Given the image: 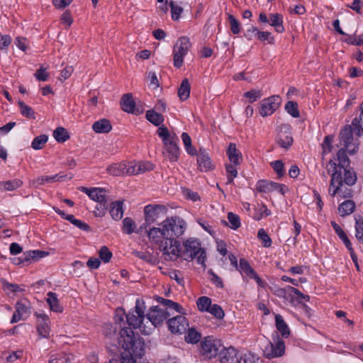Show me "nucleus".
I'll return each mask as SVG.
<instances>
[{
  "label": "nucleus",
  "mask_w": 363,
  "mask_h": 363,
  "mask_svg": "<svg viewBox=\"0 0 363 363\" xmlns=\"http://www.w3.org/2000/svg\"><path fill=\"white\" fill-rule=\"evenodd\" d=\"M161 226L150 228L147 235L151 242L159 245L166 260L176 259L180 253V242L177 238L184 234L186 223L182 218L172 216L163 220Z\"/></svg>",
  "instance_id": "obj_1"
},
{
  "label": "nucleus",
  "mask_w": 363,
  "mask_h": 363,
  "mask_svg": "<svg viewBox=\"0 0 363 363\" xmlns=\"http://www.w3.org/2000/svg\"><path fill=\"white\" fill-rule=\"evenodd\" d=\"M119 334L118 343L125 351L121 354V363H136L135 358H142L145 354L143 340L136 336L130 328H122Z\"/></svg>",
  "instance_id": "obj_2"
},
{
  "label": "nucleus",
  "mask_w": 363,
  "mask_h": 363,
  "mask_svg": "<svg viewBox=\"0 0 363 363\" xmlns=\"http://www.w3.org/2000/svg\"><path fill=\"white\" fill-rule=\"evenodd\" d=\"M184 250L180 247L179 257H182L184 260H193L196 259L199 264L205 266L206 257L205 249L201 247V243L199 239L189 238L183 243Z\"/></svg>",
  "instance_id": "obj_3"
},
{
  "label": "nucleus",
  "mask_w": 363,
  "mask_h": 363,
  "mask_svg": "<svg viewBox=\"0 0 363 363\" xmlns=\"http://www.w3.org/2000/svg\"><path fill=\"white\" fill-rule=\"evenodd\" d=\"M157 133L162 138L169 160L171 162L177 161L179 155V148L177 145L178 138L175 134L171 135L167 128L164 125L158 128Z\"/></svg>",
  "instance_id": "obj_4"
},
{
  "label": "nucleus",
  "mask_w": 363,
  "mask_h": 363,
  "mask_svg": "<svg viewBox=\"0 0 363 363\" xmlns=\"http://www.w3.org/2000/svg\"><path fill=\"white\" fill-rule=\"evenodd\" d=\"M167 208L163 205H151L146 206L144 208L145 223L140 225L138 230V233H142L143 230L145 229V233L149 230L147 229V226L157 223L167 213Z\"/></svg>",
  "instance_id": "obj_5"
},
{
  "label": "nucleus",
  "mask_w": 363,
  "mask_h": 363,
  "mask_svg": "<svg viewBox=\"0 0 363 363\" xmlns=\"http://www.w3.org/2000/svg\"><path fill=\"white\" fill-rule=\"evenodd\" d=\"M222 346L220 340L213 336H206L200 342L199 352L205 359H211L219 354Z\"/></svg>",
  "instance_id": "obj_6"
},
{
  "label": "nucleus",
  "mask_w": 363,
  "mask_h": 363,
  "mask_svg": "<svg viewBox=\"0 0 363 363\" xmlns=\"http://www.w3.org/2000/svg\"><path fill=\"white\" fill-rule=\"evenodd\" d=\"M191 47L190 39L187 36L179 38L174 46V66L180 68L184 63V57Z\"/></svg>",
  "instance_id": "obj_7"
},
{
  "label": "nucleus",
  "mask_w": 363,
  "mask_h": 363,
  "mask_svg": "<svg viewBox=\"0 0 363 363\" xmlns=\"http://www.w3.org/2000/svg\"><path fill=\"white\" fill-rule=\"evenodd\" d=\"M285 352L284 342L277 335L274 342H268L263 349L264 356L267 359L281 357Z\"/></svg>",
  "instance_id": "obj_8"
},
{
  "label": "nucleus",
  "mask_w": 363,
  "mask_h": 363,
  "mask_svg": "<svg viewBox=\"0 0 363 363\" xmlns=\"http://www.w3.org/2000/svg\"><path fill=\"white\" fill-rule=\"evenodd\" d=\"M128 325L133 329L139 330L145 335H149L152 330H154L156 323H159L162 319H125Z\"/></svg>",
  "instance_id": "obj_9"
},
{
  "label": "nucleus",
  "mask_w": 363,
  "mask_h": 363,
  "mask_svg": "<svg viewBox=\"0 0 363 363\" xmlns=\"http://www.w3.org/2000/svg\"><path fill=\"white\" fill-rule=\"evenodd\" d=\"M281 98L278 95H273L262 101L259 113L265 117L272 115L280 106Z\"/></svg>",
  "instance_id": "obj_10"
},
{
  "label": "nucleus",
  "mask_w": 363,
  "mask_h": 363,
  "mask_svg": "<svg viewBox=\"0 0 363 363\" xmlns=\"http://www.w3.org/2000/svg\"><path fill=\"white\" fill-rule=\"evenodd\" d=\"M220 363H240L242 355L234 347H223L219 352Z\"/></svg>",
  "instance_id": "obj_11"
},
{
  "label": "nucleus",
  "mask_w": 363,
  "mask_h": 363,
  "mask_svg": "<svg viewBox=\"0 0 363 363\" xmlns=\"http://www.w3.org/2000/svg\"><path fill=\"white\" fill-rule=\"evenodd\" d=\"M279 128V132L276 139L277 142L280 147L288 149L294 141L291 134V127L289 124H281Z\"/></svg>",
  "instance_id": "obj_12"
},
{
  "label": "nucleus",
  "mask_w": 363,
  "mask_h": 363,
  "mask_svg": "<svg viewBox=\"0 0 363 363\" xmlns=\"http://www.w3.org/2000/svg\"><path fill=\"white\" fill-rule=\"evenodd\" d=\"M326 168L328 169V172L330 173V169H332L331 173V179H330V186H334L335 184L339 186H342V183L344 182V179L342 177V169H339L337 167V164L333 162L332 160H330L326 165Z\"/></svg>",
  "instance_id": "obj_13"
},
{
  "label": "nucleus",
  "mask_w": 363,
  "mask_h": 363,
  "mask_svg": "<svg viewBox=\"0 0 363 363\" xmlns=\"http://www.w3.org/2000/svg\"><path fill=\"white\" fill-rule=\"evenodd\" d=\"M167 323L169 330L174 334L185 333L189 327L188 319H167Z\"/></svg>",
  "instance_id": "obj_14"
},
{
  "label": "nucleus",
  "mask_w": 363,
  "mask_h": 363,
  "mask_svg": "<svg viewBox=\"0 0 363 363\" xmlns=\"http://www.w3.org/2000/svg\"><path fill=\"white\" fill-rule=\"evenodd\" d=\"M121 109L127 113L140 114V111L135 108V103L131 93H127L122 96L121 99Z\"/></svg>",
  "instance_id": "obj_15"
},
{
  "label": "nucleus",
  "mask_w": 363,
  "mask_h": 363,
  "mask_svg": "<svg viewBox=\"0 0 363 363\" xmlns=\"http://www.w3.org/2000/svg\"><path fill=\"white\" fill-rule=\"evenodd\" d=\"M197 155V163L200 171L208 172L213 169L211 160L204 149H200Z\"/></svg>",
  "instance_id": "obj_16"
},
{
  "label": "nucleus",
  "mask_w": 363,
  "mask_h": 363,
  "mask_svg": "<svg viewBox=\"0 0 363 363\" xmlns=\"http://www.w3.org/2000/svg\"><path fill=\"white\" fill-rule=\"evenodd\" d=\"M226 154L230 162L235 166H238L240 164V162L242 160V156L240 151L237 149L235 143H230L228 145Z\"/></svg>",
  "instance_id": "obj_17"
},
{
  "label": "nucleus",
  "mask_w": 363,
  "mask_h": 363,
  "mask_svg": "<svg viewBox=\"0 0 363 363\" xmlns=\"http://www.w3.org/2000/svg\"><path fill=\"white\" fill-rule=\"evenodd\" d=\"M30 314V303L27 300L19 301L16 305V311L12 315L13 318H22Z\"/></svg>",
  "instance_id": "obj_18"
},
{
  "label": "nucleus",
  "mask_w": 363,
  "mask_h": 363,
  "mask_svg": "<svg viewBox=\"0 0 363 363\" xmlns=\"http://www.w3.org/2000/svg\"><path fill=\"white\" fill-rule=\"evenodd\" d=\"M67 175L62 173L57 174L53 176H42L38 177L33 181V185L38 186L44 185L45 183H53L55 182L62 181L66 178Z\"/></svg>",
  "instance_id": "obj_19"
},
{
  "label": "nucleus",
  "mask_w": 363,
  "mask_h": 363,
  "mask_svg": "<svg viewBox=\"0 0 363 363\" xmlns=\"http://www.w3.org/2000/svg\"><path fill=\"white\" fill-rule=\"evenodd\" d=\"M92 129L96 133H108L112 130V125L108 119L101 118L93 123Z\"/></svg>",
  "instance_id": "obj_20"
},
{
  "label": "nucleus",
  "mask_w": 363,
  "mask_h": 363,
  "mask_svg": "<svg viewBox=\"0 0 363 363\" xmlns=\"http://www.w3.org/2000/svg\"><path fill=\"white\" fill-rule=\"evenodd\" d=\"M124 319H115L114 322H106L104 323L102 326V332L104 335L106 337H111L112 335H116L118 326H121V322H123Z\"/></svg>",
  "instance_id": "obj_21"
},
{
  "label": "nucleus",
  "mask_w": 363,
  "mask_h": 363,
  "mask_svg": "<svg viewBox=\"0 0 363 363\" xmlns=\"http://www.w3.org/2000/svg\"><path fill=\"white\" fill-rule=\"evenodd\" d=\"M269 18L270 26L274 28L276 32L281 33L285 31V28L283 26V16L281 13H269Z\"/></svg>",
  "instance_id": "obj_22"
},
{
  "label": "nucleus",
  "mask_w": 363,
  "mask_h": 363,
  "mask_svg": "<svg viewBox=\"0 0 363 363\" xmlns=\"http://www.w3.org/2000/svg\"><path fill=\"white\" fill-rule=\"evenodd\" d=\"M352 127L351 125H346L340 133V143L344 147L350 146V142L354 140L352 134Z\"/></svg>",
  "instance_id": "obj_23"
},
{
  "label": "nucleus",
  "mask_w": 363,
  "mask_h": 363,
  "mask_svg": "<svg viewBox=\"0 0 363 363\" xmlns=\"http://www.w3.org/2000/svg\"><path fill=\"white\" fill-rule=\"evenodd\" d=\"M109 212L113 219L115 220H121L123 215V201H116L112 202Z\"/></svg>",
  "instance_id": "obj_24"
},
{
  "label": "nucleus",
  "mask_w": 363,
  "mask_h": 363,
  "mask_svg": "<svg viewBox=\"0 0 363 363\" xmlns=\"http://www.w3.org/2000/svg\"><path fill=\"white\" fill-rule=\"evenodd\" d=\"M185 333L184 340L187 343L194 345L201 341V334L194 328L189 326Z\"/></svg>",
  "instance_id": "obj_25"
},
{
  "label": "nucleus",
  "mask_w": 363,
  "mask_h": 363,
  "mask_svg": "<svg viewBox=\"0 0 363 363\" xmlns=\"http://www.w3.org/2000/svg\"><path fill=\"white\" fill-rule=\"evenodd\" d=\"M145 117L149 122L155 126H160L164 121V116L154 109L147 111Z\"/></svg>",
  "instance_id": "obj_26"
},
{
  "label": "nucleus",
  "mask_w": 363,
  "mask_h": 363,
  "mask_svg": "<svg viewBox=\"0 0 363 363\" xmlns=\"http://www.w3.org/2000/svg\"><path fill=\"white\" fill-rule=\"evenodd\" d=\"M191 91V85L188 79L185 78L182 81V83L178 89V96L182 101L189 99Z\"/></svg>",
  "instance_id": "obj_27"
},
{
  "label": "nucleus",
  "mask_w": 363,
  "mask_h": 363,
  "mask_svg": "<svg viewBox=\"0 0 363 363\" xmlns=\"http://www.w3.org/2000/svg\"><path fill=\"white\" fill-rule=\"evenodd\" d=\"M126 164L125 163H114L106 168L107 172L115 177H121L125 174Z\"/></svg>",
  "instance_id": "obj_28"
},
{
  "label": "nucleus",
  "mask_w": 363,
  "mask_h": 363,
  "mask_svg": "<svg viewBox=\"0 0 363 363\" xmlns=\"http://www.w3.org/2000/svg\"><path fill=\"white\" fill-rule=\"evenodd\" d=\"M355 209V203L352 200H347L342 202L338 207V211L342 217L350 215Z\"/></svg>",
  "instance_id": "obj_29"
},
{
  "label": "nucleus",
  "mask_w": 363,
  "mask_h": 363,
  "mask_svg": "<svg viewBox=\"0 0 363 363\" xmlns=\"http://www.w3.org/2000/svg\"><path fill=\"white\" fill-rule=\"evenodd\" d=\"M46 301L50 306L51 311L54 312H62V307L60 306L57 294L53 292H48L47 294Z\"/></svg>",
  "instance_id": "obj_30"
},
{
  "label": "nucleus",
  "mask_w": 363,
  "mask_h": 363,
  "mask_svg": "<svg viewBox=\"0 0 363 363\" xmlns=\"http://www.w3.org/2000/svg\"><path fill=\"white\" fill-rule=\"evenodd\" d=\"M360 114L358 118H354L352 121V126L357 135L360 136L363 134V102L359 106Z\"/></svg>",
  "instance_id": "obj_31"
},
{
  "label": "nucleus",
  "mask_w": 363,
  "mask_h": 363,
  "mask_svg": "<svg viewBox=\"0 0 363 363\" xmlns=\"http://www.w3.org/2000/svg\"><path fill=\"white\" fill-rule=\"evenodd\" d=\"M135 309L138 314L137 318H157V316L154 317L153 315L150 314V313H145L146 306L145 301L142 298H138L136 300Z\"/></svg>",
  "instance_id": "obj_32"
},
{
  "label": "nucleus",
  "mask_w": 363,
  "mask_h": 363,
  "mask_svg": "<svg viewBox=\"0 0 363 363\" xmlns=\"http://www.w3.org/2000/svg\"><path fill=\"white\" fill-rule=\"evenodd\" d=\"M337 158L338 160V164L337 167L339 169L347 168L350 166V160L346 154L345 150L342 147L339 150L337 153Z\"/></svg>",
  "instance_id": "obj_33"
},
{
  "label": "nucleus",
  "mask_w": 363,
  "mask_h": 363,
  "mask_svg": "<svg viewBox=\"0 0 363 363\" xmlns=\"http://www.w3.org/2000/svg\"><path fill=\"white\" fill-rule=\"evenodd\" d=\"M89 196L97 203L107 199L106 190L103 188H92V191L89 194Z\"/></svg>",
  "instance_id": "obj_34"
},
{
  "label": "nucleus",
  "mask_w": 363,
  "mask_h": 363,
  "mask_svg": "<svg viewBox=\"0 0 363 363\" xmlns=\"http://www.w3.org/2000/svg\"><path fill=\"white\" fill-rule=\"evenodd\" d=\"M53 137L58 143H65L69 139V132L63 127H57L53 132Z\"/></svg>",
  "instance_id": "obj_35"
},
{
  "label": "nucleus",
  "mask_w": 363,
  "mask_h": 363,
  "mask_svg": "<svg viewBox=\"0 0 363 363\" xmlns=\"http://www.w3.org/2000/svg\"><path fill=\"white\" fill-rule=\"evenodd\" d=\"M49 319H42V322L38 325L37 331L41 337H48L50 333Z\"/></svg>",
  "instance_id": "obj_36"
},
{
  "label": "nucleus",
  "mask_w": 363,
  "mask_h": 363,
  "mask_svg": "<svg viewBox=\"0 0 363 363\" xmlns=\"http://www.w3.org/2000/svg\"><path fill=\"white\" fill-rule=\"evenodd\" d=\"M23 182L21 179H16L0 182V188L6 191H13L21 186Z\"/></svg>",
  "instance_id": "obj_37"
},
{
  "label": "nucleus",
  "mask_w": 363,
  "mask_h": 363,
  "mask_svg": "<svg viewBox=\"0 0 363 363\" xmlns=\"http://www.w3.org/2000/svg\"><path fill=\"white\" fill-rule=\"evenodd\" d=\"M276 327L280 335L284 338H287L290 335V329L284 321V319H275Z\"/></svg>",
  "instance_id": "obj_38"
},
{
  "label": "nucleus",
  "mask_w": 363,
  "mask_h": 363,
  "mask_svg": "<svg viewBox=\"0 0 363 363\" xmlns=\"http://www.w3.org/2000/svg\"><path fill=\"white\" fill-rule=\"evenodd\" d=\"M181 137L187 153L190 155H196V150L191 144V139L189 135L187 133H182Z\"/></svg>",
  "instance_id": "obj_39"
},
{
  "label": "nucleus",
  "mask_w": 363,
  "mask_h": 363,
  "mask_svg": "<svg viewBox=\"0 0 363 363\" xmlns=\"http://www.w3.org/2000/svg\"><path fill=\"white\" fill-rule=\"evenodd\" d=\"M240 272H244L247 277L250 278L255 275L256 272L250 266V263L247 260L244 258L240 259L238 269Z\"/></svg>",
  "instance_id": "obj_40"
},
{
  "label": "nucleus",
  "mask_w": 363,
  "mask_h": 363,
  "mask_svg": "<svg viewBox=\"0 0 363 363\" xmlns=\"http://www.w3.org/2000/svg\"><path fill=\"white\" fill-rule=\"evenodd\" d=\"M18 104L20 110H21V113L23 116H25L29 119H35V112L30 106L26 105L22 101H18Z\"/></svg>",
  "instance_id": "obj_41"
},
{
  "label": "nucleus",
  "mask_w": 363,
  "mask_h": 363,
  "mask_svg": "<svg viewBox=\"0 0 363 363\" xmlns=\"http://www.w3.org/2000/svg\"><path fill=\"white\" fill-rule=\"evenodd\" d=\"M48 140V137L47 135L43 134L37 136L33 139L31 143V147L35 150H41L43 148Z\"/></svg>",
  "instance_id": "obj_42"
},
{
  "label": "nucleus",
  "mask_w": 363,
  "mask_h": 363,
  "mask_svg": "<svg viewBox=\"0 0 363 363\" xmlns=\"http://www.w3.org/2000/svg\"><path fill=\"white\" fill-rule=\"evenodd\" d=\"M342 169L344 170V182L348 186L354 185L357 179L355 172L347 168Z\"/></svg>",
  "instance_id": "obj_43"
},
{
  "label": "nucleus",
  "mask_w": 363,
  "mask_h": 363,
  "mask_svg": "<svg viewBox=\"0 0 363 363\" xmlns=\"http://www.w3.org/2000/svg\"><path fill=\"white\" fill-rule=\"evenodd\" d=\"M27 258H28V262L33 260V262H36L40 259L45 257L49 255L48 252L43 250H30L26 252Z\"/></svg>",
  "instance_id": "obj_44"
},
{
  "label": "nucleus",
  "mask_w": 363,
  "mask_h": 363,
  "mask_svg": "<svg viewBox=\"0 0 363 363\" xmlns=\"http://www.w3.org/2000/svg\"><path fill=\"white\" fill-rule=\"evenodd\" d=\"M197 307L201 311L208 312L211 306V299L207 296H201L196 301Z\"/></svg>",
  "instance_id": "obj_45"
},
{
  "label": "nucleus",
  "mask_w": 363,
  "mask_h": 363,
  "mask_svg": "<svg viewBox=\"0 0 363 363\" xmlns=\"http://www.w3.org/2000/svg\"><path fill=\"white\" fill-rule=\"evenodd\" d=\"M285 109L294 118H298L300 116L298 106L295 101H288L285 105Z\"/></svg>",
  "instance_id": "obj_46"
},
{
  "label": "nucleus",
  "mask_w": 363,
  "mask_h": 363,
  "mask_svg": "<svg viewBox=\"0 0 363 363\" xmlns=\"http://www.w3.org/2000/svg\"><path fill=\"white\" fill-rule=\"evenodd\" d=\"M171 9V15L173 21H177L180 18L182 13L183 12V8L174 1H171L169 4Z\"/></svg>",
  "instance_id": "obj_47"
},
{
  "label": "nucleus",
  "mask_w": 363,
  "mask_h": 363,
  "mask_svg": "<svg viewBox=\"0 0 363 363\" xmlns=\"http://www.w3.org/2000/svg\"><path fill=\"white\" fill-rule=\"evenodd\" d=\"M228 20L230 26V30L233 34H239L240 32V23L232 14H228Z\"/></svg>",
  "instance_id": "obj_48"
},
{
  "label": "nucleus",
  "mask_w": 363,
  "mask_h": 363,
  "mask_svg": "<svg viewBox=\"0 0 363 363\" xmlns=\"http://www.w3.org/2000/svg\"><path fill=\"white\" fill-rule=\"evenodd\" d=\"M244 96L248 99L249 103H254L262 96V93L258 89H251L244 94Z\"/></svg>",
  "instance_id": "obj_49"
},
{
  "label": "nucleus",
  "mask_w": 363,
  "mask_h": 363,
  "mask_svg": "<svg viewBox=\"0 0 363 363\" xmlns=\"http://www.w3.org/2000/svg\"><path fill=\"white\" fill-rule=\"evenodd\" d=\"M107 209L108 199L98 202L94 211V213L96 216L102 217L105 215Z\"/></svg>",
  "instance_id": "obj_50"
},
{
  "label": "nucleus",
  "mask_w": 363,
  "mask_h": 363,
  "mask_svg": "<svg viewBox=\"0 0 363 363\" xmlns=\"http://www.w3.org/2000/svg\"><path fill=\"white\" fill-rule=\"evenodd\" d=\"M123 231L125 233L130 235L134 232L135 223L132 218L128 217L124 218L123 220Z\"/></svg>",
  "instance_id": "obj_51"
},
{
  "label": "nucleus",
  "mask_w": 363,
  "mask_h": 363,
  "mask_svg": "<svg viewBox=\"0 0 363 363\" xmlns=\"http://www.w3.org/2000/svg\"><path fill=\"white\" fill-rule=\"evenodd\" d=\"M67 220L69 221L71 223H72L74 226L77 227L80 230H82L84 231L90 230V226L88 224L82 222L80 220L76 219L73 215H70L69 216H67Z\"/></svg>",
  "instance_id": "obj_52"
},
{
  "label": "nucleus",
  "mask_w": 363,
  "mask_h": 363,
  "mask_svg": "<svg viewBox=\"0 0 363 363\" xmlns=\"http://www.w3.org/2000/svg\"><path fill=\"white\" fill-rule=\"evenodd\" d=\"M334 136L333 135H326L323 140V143L321 144L322 146V153L323 155L329 153L332 151L333 145L332 143L333 142Z\"/></svg>",
  "instance_id": "obj_53"
},
{
  "label": "nucleus",
  "mask_w": 363,
  "mask_h": 363,
  "mask_svg": "<svg viewBox=\"0 0 363 363\" xmlns=\"http://www.w3.org/2000/svg\"><path fill=\"white\" fill-rule=\"evenodd\" d=\"M235 167L236 166H235L233 164L225 165V169H226V172H227V179H228L227 184L233 183L234 178L237 177L238 170Z\"/></svg>",
  "instance_id": "obj_54"
},
{
  "label": "nucleus",
  "mask_w": 363,
  "mask_h": 363,
  "mask_svg": "<svg viewBox=\"0 0 363 363\" xmlns=\"http://www.w3.org/2000/svg\"><path fill=\"white\" fill-rule=\"evenodd\" d=\"M1 282L3 285V288L4 290H9L13 293L25 291V289L21 288L19 285L9 283L6 279H2L1 280Z\"/></svg>",
  "instance_id": "obj_55"
},
{
  "label": "nucleus",
  "mask_w": 363,
  "mask_h": 363,
  "mask_svg": "<svg viewBox=\"0 0 363 363\" xmlns=\"http://www.w3.org/2000/svg\"><path fill=\"white\" fill-rule=\"evenodd\" d=\"M257 237L262 241L264 247H269L271 246L272 240L263 228L258 230Z\"/></svg>",
  "instance_id": "obj_56"
},
{
  "label": "nucleus",
  "mask_w": 363,
  "mask_h": 363,
  "mask_svg": "<svg viewBox=\"0 0 363 363\" xmlns=\"http://www.w3.org/2000/svg\"><path fill=\"white\" fill-rule=\"evenodd\" d=\"M271 165L274 172L277 173L278 178H281L284 175V164L281 160H276L272 162Z\"/></svg>",
  "instance_id": "obj_57"
},
{
  "label": "nucleus",
  "mask_w": 363,
  "mask_h": 363,
  "mask_svg": "<svg viewBox=\"0 0 363 363\" xmlns=\"http://www.w3.org/2000/svg\"><path fill=\"white\" fill-rule=\"evenodd\" d=\"M99 255L100 259L105 263H108L110 262L113 255L112 252L109 250V249L106 246H102L99 251Z\"/></svg>",
  "instance_id": "obj_58"
},
{
  "label": "nucleus",
  "mask_w": 363,
  "mask_h": 363,
  "mask_svg": "<svg viewBox=\"0 0 363 363\" xmlns=\"http://www.w3.org/2000/svg\"><path fill=\"white\" fill-rule=\"evenodd\" d=\"M228 219L232 229L237 230L240 226V217L233 212H229L228 213Z\"/></svg>",
  "instance_id": "obj_59"
},
{
  "label": "nucleus",
  "mask_w": 363,
  "mask_h": 363,
  "mask_svg": "<svg viewBox=\"0 0 363 363\" xmlns=\"http://www.w3.org/2000/svg\"><path fill=\"white\" fill-rule=\"evenodd\" d=\"M256 37L260 41L267 40L269 44H273L274 41V38L273 36H272V33L268 31H259L258 30L256 34Z\"/></svg>",
  "instance_id": "obj_60"
},
{
  "label": "nucleus",
  "mask_w": 363,
  "mask_h": 363,
  "mask_svg": "<svg viewBox=\"0 0 363 363\" xmlns=\"http://www.w3.org/2000/svg\"><path fill=\"white\" fill-rule=\"evenodd\" d=\"M270 186H271V181L259 180L257 183L256 189L259 192L266 193V192L271 191L272 189H271Z\"/></svg>",
  "instance_id": "obj_61"
},
{
  "label": "nucleus",
  "mask_w": 363,
  "mask_h": 363,
  "mask_svg": "<svg viewBox=\"0 0 363 363\" xmlns=\"http://www.w3.org/2000/svg\"><path fill=\"white\" fill-rule=\"evenodd\" d=\"M355 236L363 244V221L357 220L355 223Z\"/></svg>",
  "instance_id": "obj_62"
},
{
  "label": "nucleus",
  "mask_w": 363,
  "mask_h": 363,
  "mask_svg": "<svg viewBox=\"0 0 363 363\" xmlns=\"http://www.w3.org/2000/svg\"><path fill=\"white\" fill-rule=\"evenodd\" d=\"M208 312L211 314H212L215 318H223L225 315L223 310L218 304L211 305Z\"/></svg>",
  "instance_id": "obj_63"
},
{
  "label": "nucleus",
  "mask_w": 363,
  "mask_h": 363,
  "mask_svg": "<svg viewBox=\"0 0 363 363\" xmlns=\"http://www.w3.org/2000/svg\"><path fill=\"white\" fill-rule=\"evenodd\" d=\"M244 363H259V357L251 352L245 353L242 356Z\"/></svg>",
  "instance_id": "obj_64"
}]
</instances>
